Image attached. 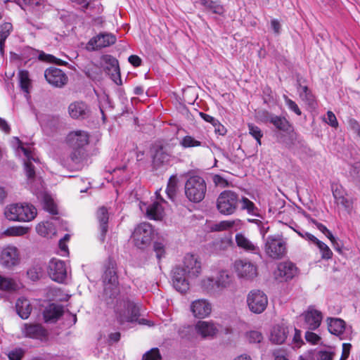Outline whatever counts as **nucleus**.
Instances as JSON below:
<instances>
[{
    "label": "nucleus",
    "instance_id": "nucleus-40",
    "mask_svg": "<svg viewBox=\"0 0 360 360\" xmlns=\"http://www.w3.org/2000/svg\"><path fill=\"white\" fill-rule=\"evenodd\" d=\"M314 244L319 248L322 259H330L332 258L333 252L326 243L317 239Z\"/></svg>",
    "mask_w": 360,
    "mask_h": 360
},
{
    "label": "nucleus",
    "instance_id": "nucleus-46",
    "mask_svg": "<svg viewBox=\"0 0 360 360\" xmlns=\"http://www.w3.org/2000/svg\"><path fill=\"white\" fill-rule=\"evenodd\" d=\"M349 176L356 184H360V162H355L349 169Z\"/></svg>",
    "mask_w": 360,
    "mask_h": 360
},
{
    "label": "nucleus",
    "instance_id": "nucleus-7",
    "mask_svg": "<svg viewBox=\"0 0 360 360\" xmlns=\"http://www.w3.org/2000/svg\"><path fill=\"white\" fill-rule=\"evenodd\" d=\"M240 201L237 193L231 191L221 192L217 199V210L224 215L233 214L237 210Z\"/></svg>",
    "mask_w": 360,
    "mask_h": 360
},
{
    "label": "nucleus",
    "instance_id": "nucleus-34",
    "mask_svg": "<svg viewBox=\"0 0 360 360\" xmlns=\"http://www.w3.org/2000/svg\"><path fill=\"white\" fill-rule=\"evenodd\" d=\"M108 63L110 65H112V71H110V73L108 74L110 75L111 79L115 83H116L117 84H121L122 81L120 78V68L117 60L115 58L108 56Z\"/></svg>",
    "mask_w": 360,
    "mask_h": 360
},
{
    "label": "nucleus",
    "instance_id": "nucleus-13",
    "mask_svg": "<svg viewBox=\"0 0 360 360\" xmlns=\"http://www.w3.org/2000/svg\"><path fill=\"white\" fill-rule=\"evenodd\" d=\"M237 276L245 280H252L257 276V266L247 259H238L234 263Z\"/></svg>",
    "mask_w": 360,
    "mask_h": 360
},
{
    "label": "nucleus",
    "instance_id": "nucleus-2",
    "mask_svg": "<svg viewBox=\"0 0 360 360\" xmlns=\"http://www.w3.org/2000/svg\"><path fill=\"white\" fill-rule=\"evenodd\" d=\"M5 217L10 221H30L37 214V209L28 203H15L8 205L4 212Z\"/></svg>",
    "mask_w": 360,
    "mask_h": 360
},
{
    "label": "nucleus",
    "instance_id": "nucleus-53",
    "mask_svg": "<svg viewBox=\"0 0 360 360\" xmlns=\"http://www.w3.org/2000/svg\"><path fill=\"white\" fill-rule=\"evenodd\" d=\"M82 149V148L73 149V151L70 155V158L73 162L78 163L82 160L84 157V152Z\"/></svg>",
    "mask_w": 360,
    "mask_h": 360
},
{
    "label": "nucleus",
    "instance_id": "nucleus-26",
    "mask_svg": "<svg viewBox=\"0 0 360 360\" xmlns=\"http://www.w3.org/2000/svg\"><path fill=\"white\" fill-rule=\"evenodd\" d=\"M157 199L160 202H154L146 207V216L150 219H160L163 216V208L160 205V202H165L164 199L160 196V191L155 192Z\"/></svg>",
    "mask_w": 360,
    "mask_h": 360
},
{
    "label": "nucleus",
    "instance_id": "nucleus-31",
    "mask_svg": "<svg viewBox=\"0 0 360 360\" xmlns=\"http://www.w3.org/2000/svg\"><path fill=\"white\" fill-rule=\"evenodd\" d=\"M288 329L281 326H276L273 328L270 340L275 344H282L287 338Z\"/></svg>",
    "mask_w": 360,
    "mask_h": 360
},
{
    "label": "nucleus",
    "instance_id": "nucleus-16",
    "mask_svg": "<svg viewBox=\"0 0 360 360\" xmlns=\"http://www.w3.org/2000/svg\"><path fill=\"white\" fill-rule=\"evenodd\" d=\"M301 317L304 319L302 327L311 330L319 328L322 320L321 312L312 307H309V309L301 315Z\"/></svg>",
    "mask_w": 360,
    "mask_h": 360
},
{
    "label": "nucleus",
    "instance_id": "nucleus-12",
    "mask_svg": "<svg viewBox=\"0 0 360 360\" xmlns=\"http://www.w3.org/2000/svg\"><path fill=\"white\" fill-rule=\"evenodd\" d=\"M47 271L50 278L58 283H64L68 276V267L66 263L55 258L49 261Z\"/></svg>",
    "mask_w": 360,
    "mask_h": 360
},
{
    "label": "nucleus",
    "instance_id": "nucleus-59",
    "mask_svg": "<svg viewBox=\"0 0 360 360\" xmlns=\"http://www.w3.org/2000/svg\"><path fill=\"white\" fill-rule=\"evenodd\" d=\"M305 339L307 342L315 345L320 340V337L313 332L307 331L305 333Z\"/></svg>",
    "mask_w": 360,
    "mask_h": 360
},
{
    "label": "nucleus",
    "instance_id": "nucleus-25",
    "mask_svg": "<svg viewBox=\"0 0 360 360\" xmlns=\"http://www.w3.org/2000/svg\"><path fill=\"white\" fill-rule=\"evenodd\" d=\"M297 274V268L290 262H281L278 265L275 271L276 278L288 281L292 279Z\"/></svg>",
    "mask_w": 360,
    "mask_h": 360
},
{
    "label": "nucleus",
    "instance_id": "nucleus-4",
    "mask_svg": "<svg viewBox=\"0 0 360 360\" xmlns=\"http://www.w3.org/2000/svg\"><path fill=\"white\" fill-rule=\"evenodd\" d=\"M206 191L205 181L199 176H190L185 184V195L191 202H201L205 196Z\"/></svg>",
    "mask_w": 360,
    "mask_h": 360
},
{
    "label": "nucleus",
    "instance_id": "nucleus-38",
    "mask_svg": "<svg viewBox=\"0 0 360 360\" xmlns=\"http://www.w3.org/2000/svg\"><path fill=\"white\" fill-rule=\"evenodd\" d=\"M18 77L21 89L28 95L30 94V89L31 86L29 72L26 70H21L19 72Z\"/></svg>",
    "mask_w": 360,
    "mask_h": 360
},
{
    "label": "nucleus",
    "instance_id": "nucleus-41",
    "mask_svg": "<svg viewBox=\"0 0 360 360\" xmlns=\"http://www.w3.org/2000/svg\"><path fill=\"white\" fill-rule=\"evenodd\" d=\"M241 223L240 219L222 221L215 225V231H221L231 229L235 226H239Z\"/></svg>",
    "mask_w": 360,
    "mask_h": 360
},
{
    "label": "nucleus",
    "instance_id": "nucleus-33",
    "mask_svg": "<svg viewBox=\"0 0 360 360\" xmlns=\"http://www.w3.org/2000/svg\"><path fill=\"white\" fill-rule=\"evenodd\" d=\"M197 3L202 6L206 11L219 15H222L224 12L223 6L218 1H214L212 0H199Z\"/></svg>",
    "mask_w": 360,
    "mask_h": 360
},
{
    "label": "nucleus",
    "instance_id": "nucleus-30",
    "mask_svg": "<svg viewBox=\"0 0 360 360\" xmlns=\"http://www.w3.org/2000/svg\"><path fill=\"white\" fill-rule=\"evenodd\" d=\"M97 219L100 224V236L99 239L101 242H104L106 233L108 232V212L106 207H101L98 208L96 213Z\"/></svg>",
    "mask_w": 360,
    "mask_h": 360
},
{
    "label": "nucleus",
    "instance_id": "nucleus-27",
    "mask_svg": "<svg viewBox=\"0 0 360 360\" xmlns=\"http://www.w3.org/2000/svg\"><path fill=\"white\" fill-rule=\"evenodd\" d=\"M22 332L25 337L30 338H42L46 336V330L40 324L25 323Z\"/></svg>",
    "mask_w": 360,
    "mask_h": 360
},
{
    "label": "nucleus",
    "instance_id": "nucleus-44",
    "mask_svg": "<svg viewBox=\"0 0 360 360\" xmlns=\"http://www.w3.org/2000/svg\"><path fill=\"white\" fill-rule=\"evenodd\" d=\"M239 202L241 203V209L247 210L248 213L252 215H256L255 211L257 210L255 204L248 198L243 197L240 199Z\"/></svg>",
    "mask_w": 360,
    "mask_h": 360
},
{
    "label": "nucleus",
    "instance_id": "nucleus-28",
    "mask_svg": "<svg viewBox=\"0 0 360 360\" xmlns=\"http://www.w3.org/2000/svg\"><path fill=\"white\" fill-rule=\"evenodd\" d=\"M236 243L240 248L243 249L246 252L253 254H259L260 252L259 247L243 233H237L236 235Z\"/></svg>",
    "mask_w": 360,
    "mask_h": 360
},
{
    "label": "nucleus",
    "instance_id": "nucleus-14",
    "mask_svg": "<svg viewBox=\"0 0 360 360\" xmlns=\"http://www.w3.org/2000/svg\"><path fill=\"white\" fill-rule=\"evenodd\" d=\"M331 190L335 204L341 205L348 214H350L353 207V201L348 197L347 193L342 186L333 183Z\"/></svg>",
    "mask_w": 360,
    "mask_h": 360
},
{
    "label": "nucleus",
    "instance_id": "nucleus-18",
    "mask_svg": "<svg viewBox=\"0 0 360 360\" xmlns=\"http://www.w3.org/2000/svg\"><path fill=\"white\" fill-rule=\"evenodd\" d=\"M67 141L72 149L83 148L89 143V135L83 130L73 131L68 135Z\"/></svg>",
    "mask_w": 360,
    "mask_h": 360
},
{
    "label": "nucleus",
    "instance_id": "nucleus-21",
    "mask_svg": "<svg viewBox=\"0 0 360 360\" xmlns=\"http://www.w3.org/2000/svg\"><path fill=\"white\" fill-rule=\"evenodd\" d=\"M181 268L191 278L198 277L201 271L200 262L194 255L189 254L184 257Z\"/></svg>",
    "mask_w": 360,
    "mask_h": 360
},
{
    "label": "nucleus",
    "instance_id": "nucleus-57",
    "mask_svg": "<svg viewBox=\"0 0 360 360\" xmlns=\"http://www.w3.org/2000/svg\"><path fill=\"white\" fill-rule=\"evenodd\" d=\"M348 126L349 129L353 131L360 137V124L356 120L353 118L349 119Z\"/></svg>",
    "mask_w": 360,
    "mask_h": 360
},
{
    "label": "nucleus",
    "instance_id": "nucleus-32",
    "mask_svg": "<svg viewBox=\"0 0 360 360\" xmlns=\"http://www.w3.org/2000/svg\"><path fill=\"white\" fill-rule=\"evenodd\" d=\"M18 314L23 319L29 317L32 307L28 300L25 298H19L15 304Z\"/></svg>",
    "mask_w": 360,
    "mask_h": 360
},
{
    "label": "nucleus",
    "instance_id": "nucleus-64",
    "mask_svg": "<svg viewBox=\"0 0 360 360\" xmlns=\"http://www.w3.org/2000/svg\"><path fill=\"white\" fill-rule=\"evenodd\" d=\"M293 342L297 347H300L301 344L303 342L301 339V332L299 330L295 329Z\"/></svg>",
    "mask_w": 360,
    "mask_h": 360
},
{
    "label": "nucleus",
    "instance_id": "nucleus-47",
    "mask_svg": "<svg viewBox=\"0 0 360 360\" xmlns=\"http://www.w3.org/2000/svg\"><path fill=\"white\" fill-rule=\"evenodd\" d=\"M15 288V283L13 280L0 275V290H14Z\"/></svg>",
    "mask_w": 360,
    "mask_h": 360
},
{
    "label": "nucleus",
    "instance_id": "nucleus-3",
    "mask_svg": "<svg viewBox=\"0 0 360 360\" xmlns=\"http://www.w3.org/2000/svg\"><path fill=\"white\" fill-rule=\"evenodd\" d=\"M116 263L109 259L105 264L103 281L104 284V295L107 297L114 298L119 293L118 277L116 271Z\"/></svg>",
    "mask_w": 360,
    "mask_h": 360
},
{
    "label": "nucleus",
    "instance_id": "nucleus-35",
    "mask_svg": "<svg viewBox=\"0 0 360 360\" xmlns=\"http://www.w3.org/2000/svg\"><path fill=\"white\" fill-rule=\"evenodd\" d=\"M269 120L279 130L283 131H288L290 130V125L284 117L271 115L269 117Z\"/></svg>",
    "mask_w": 360,
    "mask_h": 360
},
{
    "label": "nucleus",
    "instance_id": "nucleus-17",
    "mask_svg": "<svg viewBox=\"0 0 360 360\" xmlns=\"http://www.w3.org/2000/svg\"><path fill=\"white\" fill-rule=\"evenodd\" d=\"M44 77L49 84L55 87H62L68 82L67 75L57 68H47L44 72Z\"/></svg>",
    "mask_w": 360,
    "mask_h": 360
},
{
    "label": "nucleus",
    "instance_id": "nucleus-43",
    "mask_svg": "<svg viewBox=\"0 0 360 360\" xmlns=\"http://www.w3.org/2000/svg\"><path fill=\"white\" fill-rule=\"evenodd\" d=\"M44 208L52 214H57V207L53 199L49 195L45 194L43 198Z\"/></svg>",
    "mask_w": 360,
    "mask_h": 360
},
{
    "label": "nucleus",
    "instance_id": "nucleus-45",
    "mask_svg": "<svg viewBox=\"0 0 360 360\" xmlns=\"http://www.w3.org/2000/svg\"><path fill=\"white\" fill-rule=\"evenodd\" d=\"M176 179L174 176L170 177L167 187L166 189V193L167 196L171 200H174L176 195Z\"/></svg>",
    "mask_w": 360,
    "mask_h": 360
},
{
    "label": "nucleus",
    "instance_id": "nucleus-22",
    "mask_svg": "<svg viewBox=\"0 0 360 360\" xmlns=\"http://www.w3.org/2000/svg\"><path fill=\"white\" fill-rule=\"evenodd\" d=\"M116 41L115 35L110 33H101L93 37L89 42L88 46L92 50L100 49L114 44Z\"/></svg>",
    "mask_w": 360,
    "mask_h": 360
},
{
    "label": "nucleus",
    "instance_id": "nucleus-8",
    "mask_svg": "<svg viewBox=\"0 0 360 360\" xmlns=\"http://www.w3.org/2000/svg\"><path fill=\"white\" fill-rule=\"evenodd\" d=\"M153 230L152 226L147 222L139 224L131 235V239L136 247L145 249L151 243Z\"/></svg>",
    "mask_w": 360,
    "mask_h": 360
},
{
    "label": "nucleus",
    "instance_id": "nucleus-5",
    "mask_svg": "<svg viewBox=\"0 0 360 360\" xmlns=\"http://www.w3.org/2000/svg\"><path fill=\"white\" fill-rule=\"evenodd\" d=\"M286 241L280 234L269 236L264 243L266 255L274 259L283 258L287 252Z\"/></svg>",
    "mask_w": 360,
    "mask_h": 360
},
{
    "label": "nucleus",
    "instance_id": "nucleus-37",
    "mask_svg": "<svg viewBox=\"0 0 360 360\" xmlns=\"http://www.w3.org/2000/svg\"><path fill=\"white\" fill-rule=\"evenodd\" d=\"M13 26L10 22H4L0 25V52L3 55L4 41L11 34Z\"/></svg>",
    "mask_w": 360,
    "mask_h": 360
},
{
    "label": "nucleus",
    "instance_id": "nucleus-24",
    "mask_svg": "<svg viewBox=\"0 0 360 360\" xmlns=\"http://www.w3.org/2000/svg\"><path fill=\"white\" fill-rule=\"evenodd\" d=\"M19 143V148L23 152L24 155L26 158L25 160L24 166L26 176L28 179H34L35 176L34 167L32 165V161L36 162V159L32 155V152L30 147H25L22 143L18 140Z\"/></svg>",
    "mask_w": 360,
    "mask_h": 360
},
{
    "label": "nucleus",
    "instance_id": "nucleus-19",
    "mask_svg": "<svg viewBox=\"0 0 360 360\" xmlns=\"http://www.w3.org/2000/svg\"><path fill=\"white\" fill-rule=\"evenodd\" d=\"M212 304L206 299H198L191 302L190 309L195 318L204 319L212 312Z\"/></svg>",
    "mask_w": 360,
    "mask_h": 360
},
{
    "label": "nucleus",
    "instance_id": "nucleus-58",
    "mask_svg": "<svg viewBox=\"0 0 360 360\" xmlns=\"http://www.w3.org/2000/svg\"><path fill=\"white\" fill-rule=\"evenodd\" d=\"M285 101L286 105L288 106V108L295 112L297 115H301V110L298 108L297 105L291 99L288 98L287 96H284Z\"/></svg>",
    "mask_w": 360,
    "mask_h": 360
},
{
    "label": "nucleus",
    "instance_id": "nucleus-20",
    "mask_svg": "<svg viewBox=\"0 0 360 360\" xmlns=\"http://www.w3.org/2000/svg\"><path fill=\"white\" fill-rule=\"evenodd\" d=\"M68 113L72 119L84 120L90 116L91 110L86 103L75 101L69 105Z\"/></svg>",
    "mask_w": 360,
    "mask_h": 360
},
{
    "label": "nucleus",
    "instance_id": "nucleus-6",
    "mask_svg": "<svg viewBox=\"0 0 360 360\" xmlns=\"http://www.w3.org/2000/svg\"><path fill=\"white\" fill-rule=\"evenodd\" d=\"M115 312L117 321L121 325L127 322L137 321L140 315L139 307L129 300L119 302Z\"/></svg>",
    "mask_w": 360,
    "mask_h": 360
},
{
    "label": "nucleus",
    "instance_id": "nucleus-55",
    "mask_svg": "<svg viewBox=\"0 0 360 360\" xmlns=\"http://www.w3.org/2000/svg\"><path fill=\"white\" fill-rule=\"evenodd\" d=\"M154 251L156 253V257L160 259L165 255V245L162 243L155 242L153 245Z\"/></svg>",
    "mask_w": 360,
    "mask_h": 360
},
{
    "label": "nucleus",
    "instance_id": "nucleus-60",
    "mask_svg": "<svg viewBox=\"0 0 360 360\" xmlns=\"http://www.w3.org/2000/svg\"><path fill=\"white\" fill-rule=\"evenodd\" d=\"M352 345L350 343L342 344V355L340 360H347L349 356Z\"/></svg>",
    "mask_w": 360,
    "mask_h": 360
},
{
    "label": "nucleus",
    "instance_id": "nucleus-51",
    "mask_svg": "<svg viewBox=\"0 0 360 360\" xmlns=\"http://www.w3.org/2000/svg\"><path fill=\"white\" fill-rule=\"evenodd\" d=\"M27 274L32 281H34L39 279V278L41 276L42 269L39 266H34L31 267L27 271Z\"/></svg>",
    "mask_w": 360,
    "mask_h": 360
},
{
    "label": "nucleus",
    "instance_id": "nucleus-50",
    "mask_svg": "<svg viewBox=\"0 0 360 360\" xmlns=\"http://www.w3.org/2000/svg\"><path fill=\"white\" fill-rule=\"evenodd\" d=\"M248 129L250 134L256 139L257 142L259 145H261V138L263 136L261 129L253 124H248Z\"/></svg>",
    "mask_w": 360,
    "mask_h": 360
},
{
    "label": "nucleus",
    "instance_id": "nucleus-10",
    "mask_svg": "<svg viewBox=\"0 0 360 360\" xmlns=\"http://www.w3.org/2000/svg\"><path fill=\"white\" fill-rule=\"evenodd\" d=\"M247 304L249 309L255 314L262 313L267 307L268 298L260 290H252L247 296Z\"/></svg>",
    "mask_w": 360,
    "mask_h": 360
},
{
    "label": "nucleus",
    "instance_id": "nucleus-49",
    "mask_svg": "<svg viewBox=\"0 0 360 360\" xmlns=\"http://www.w3.org/2000/svg\"><path fill=\"white\" fill-rule=\"evenodd\" d=\"M246 338L250 343H259L263 340V335L257 330H251L246 333Z\"/></svg>",
    "mask_w": 360,
    "mask_h": 360
},
{
    "label": "nucleus",
    "instance_id": "nucleus-56",
    "mask_svg": "<svg viewBox=\"0 0 360 360\" xmlns=\"http://www.w3.org/2000/svg\"><path fill=\"white\" fill-rule=\"evenodd\" d=\"M335 354L330 351H319L316 354V360H332Z\"/></svg>",
    "mask_w": 360,
    "mask_h": 360
},
{
    "label": "nucleus",
    "instance_id": "nucleus-11",
    "mask_svg": "<svg viewBox=\"0 0 360 360\" xmlns=\"http://www.w3.org/2000/svg\"><path fill=\"white\" fill-rule=\"evenodd\" d=\"M328 328L331 334L340 337L341 340L349 339L352 338V327L347 326L344 320L340 318L329 317L326 320Z\"/></svg>",
    "mask_w": 360,
    "mask_h": 360
},
{
    "label": "nucleus",
    "instance_id": "nucleus-29",
    "mask_svg": "<svg viewBox=\"0 0 360 360\" xmlns=\"http://www.w3.org/2000/svg\"><path fill=\"white\" fill-rule=\"evenodd\" d=\"M63 314V309L62 306L51 304L46 307L43 312L44 321L46 323H55Z\"/></svg>",
    "mask_w": 360,
    "mask_h": 360
},
{
    "label": "nucleus",
    "instance_id": "nucleus-48",
    "mask_svg": "<svg viewBox=\"0 0 360 360\" xmlns=\"http://www.w3.org/2000/svg\"><path fill=\"white\" fill-rule=\"evenodd\" d=\"M29 229L22 226H15L7 229L4 233L7 236H22L28 232Z\"/></svg>",
    "mask_w": 360,
    "mask_h": 360
},
{
    "label": "nucleus",
    "instance_id": "nucleus-63",
    "mask_svg": "<svg viewBox=\"0 0 360 360\" xmlns=\"http://www.w3.org/2000/svg\"><path fill=\"white\" fill-rule=\"evenodd\" d=\"M213 181L217 186L224 187L227 185V181L220 175H214L213 176Z\"/></svg>",
    "mask_w": 360,
    "mask_h": 360
},
{
    "label": "nucleus",
    "instance_id": "nucleus-52",
    "mask_svg": "<svg viewBox=\"0 0 360 360\" xmlns=\"http://www.w3.org/2000/svg\"><path fill=\"white\" fill-rule=\"evenodd\" d=\"M161 355L158 348H153L143 356L142 360H160Z\"/></svg>",
    "mask_w": 360,
    "mask_h": 360
},
{
    "label": "nucleus",
    "instance_id": "nucleus-62",
    "mask_svg": "<svg viewBox=\"0 0 360 360\" xmlns=\"http://www.w3.org/2000/svg\"><path fill=\"white\" fill-rule=\"evenodd\" d=\"M214 127V131L216 133H218L220 135H225L226 133V129L222 125L218 120H217L216 122H214V124L213 125Z\"/></svg>",
    "mask_w": 360,
    "mask_h": 360
},
{
    "label": "nucleus",
    "instance_id": "nucleus-9",
    "mask_svg": "<svg viewBox=\"0 0 360 360\" xmlns=\"http://www.w3.org/2000/svg\"><path fill=\"white\" fill-rule=\"evenodd\" d=\"M20 262L19 250L14 245H8L0 251V265L8 269H12Z\"/></svg>",
    "mask_w": 360,
    "mask_h": 360
},
{
    "label": "nucleus",
    "instance_id": "nucleus-1",
    "mask_svg": "<svg viewBox=\"0 0 360 360\" xmlns=\"http://www.w3.org/2000/svg\"><path fill=\"white\" fill-rule=\"evenodd\" d=\"M232 283V276L227 271H220L215 278L205 277L200 281L201 289L208 295H218Z\"/></svg>",
    "mask_w": 360,
    "mask_h": 360
},
{
    "label": "nucleus",
    "instance_id": "nucleus-15",
    "mask_svg": "<svg viewBox=\"0 0 360 360\" xmlns=\"http://www.w3.org/2000/svg\"><path fill=\"white\" fill-rule=\"evenodd\" d=\"M172 274V283L174 288L181 293H185L189 289L188 279L191 278L188 276L187 273L181 268V266L174 267Z\"/></svg>",
    "mask_w": 360,
    "mask_h": 360
},
{
    "label": "nucleus",
    "instance_id": "nucleus-42",
    "mask_svg": "<svg viewBox=\"0 0 360 360\" xmlns=\"http://www.w3.org/2000/svg\"><path fill=\"white\" fill-rule=\"evenodd\" d=\"M180 145L183 148H186L192 147H199L202 146V143L200 141L195 139L194 137L188 135L182 138V139L180 141Z\"/></svg>",
    "mask_w": 360,
    "mask_h": 360
},
{
    "label": "nucleus",
    "instance_id": "nucleus-61",
    "mask_svg": "<svg viewBox=\"0 0 360 360\" xmlns=\"http://www.w3.org/2000/svg\"><path fill=\"white\" fill-rule=\"evenodd\" d=\"M23 355V352L21 349H16L9 353L8 357L10 360H20Z\"/></svg>",
    "mask_w": 360,
    "mask_h": 360
},
{
    "label": "nucleus",
    "instance_id": "nucleus-23",
    "mask_svg": "<svg viewBox=\"0 0 360 360\" xmlns=\"http://www.w3.org/2000/svg\"><path fill=\"white\" fill-rule=\"evenodd\" d=\"M194 328L195 333L202 338H213L219 331L217 326L211 321H198Z\"/></svg>",
    "mask_w": 360,
    "mask_h": 360
},
{
    "label": "nucleus",
    "instance_id": "nucleus-36",
    "mask_svg": "<svg viewBox=\"0 0 360 360\" xmlns=\"http://www.w3.org/2000/svg\"><path fill=\"white\" fill-rule=\"evenodd\" d=\"M153 159L154 166L159 167L169 161V155L162 147H160L156 149Z\"/></svg>",
    "mask_w": 360,
    "mask_h": 360
},
{
    "label": "nucleus",
    "instance_id": "nucleus-39",
    "mask_svg": "<svg viewBox=\"0 0 360 360\" xmlns=\"http://www.w3.org/2000/svg\"><path fill=\"white\" fill-rule=\"evenodd\" d=\"M36 231L39 235L45 237L53 232L54 229L52 223L45 221L38 224L36 226Z\"/></svg>",
    "mask_w": 360,
    "mask_h": 360
},
{
    "label": "nucleus",
    "instance_id": "nucleus-54",
    "mask_svg": "<svg viewBox=\"0 0 360 360\" xmlns=\"http://www.w3.org/2000/svg\"><path fill=\"white\" fill-rule=\"evenodd\" d=\"M326 115L325 122L332 127L337 128L338 127V122L335 114L332 111H328Z\"/></svg>",
    "mask_w": 360,
    "mask_h": 360
}]
</instances>
